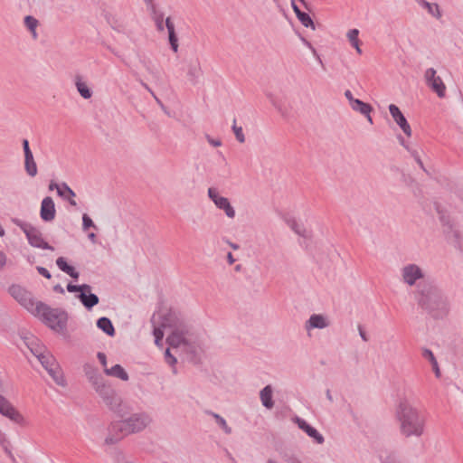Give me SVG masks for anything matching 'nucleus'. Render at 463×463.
<instances>
[{
	"label": "nucleus",
	"instance_id": "nucleus-15",
	"mask_svg": "<svg viewBox=\"0 0 463 463\" xmlns=\"http://www.w3.org/2000/svg\"><path fill=\"white\" fill-rule=\"evenodd\" d=\"M330 319L324 314H312L304 324V329L310 335L314 329H325L330 326Z\"/></svg>",
	"mask_w": 463,
	"mask_h": 463
},
{
	"label": "nucleus",
	"instance_id": "nucleus-46",
	"mask_svg": "<svg viewBox=\"0 0 463 463\" xmlns=\"http://www.w3.org/2000/svg\"><path fill=\"white\" fill-rule=\"evenodd\" d=\"M90 227H93L95 229L97 228L92 220L90 219V217L88 214L84 213L82 215V229L83 231H87Z\"/></svg>",
	"mask_w": 463,
	"mask_h": 463
},
{
	"label": "nucleus",
	"instance_id": "nucleus-25",
	"mask_svg": "<svg viewBox=\"0 0 463 463\" xmlns=\"http://www.w3.org/2000/svg\"><path fill=\"white\" fill-rule=\"evenodd\" d=\"M422 357L427 359L430 364L432 365V370L437 378H439L441 375L440 369L439 367L438 361L433 354V352L429 348H423L421 352Z\"/></svg>",
	"mask_w": 463,
	"mask_h": 463
},
{
	"label": "nucleus",
	"instance_id": "nucleus-37",
	"mask_svg": "<svg viewBox=\"0 0 463 463\" xmlns=\"http://www.w3.org/2000/svg\"><path fill=\"white\" fill-rule=\"evenodd\" d=\"M28 347L37 359H39L44 353L48 352L44 346L37 344L35 341H32L28 345Z\"/></svg>",
	"mask_w": 463,
	"mask_h": 463
},
{
	"label": "nucleus",
	"instance_id": "nucleus-17",
	"mask_svg": "<svg viewBox=\"0 0 463 463\" xmlns=\"http://www.w3.org/2000/svg\"><path fill=\"white\" fill-rule=\"evenodd\" d=\"M40 216L44 222H52L55 219V204L52 197L46 196L41 203Z\"/></svg>",
	"mask_w": 463,
	"mask_h": 463
},
{
	"label": "nucleus",
	"instance_id": "nucleus-13",
	"mask_svg": "<svg viewBox=\"0 0 463 463\" xmlns=\"http://www.w3.org/2000/svg\"><path fill=\"white\" fill-rule=\"evenodd\" d=\"M208 196L218 209L225 213L228 218L233 219L235 217V210L232 206L229 199L222 196L216 188L210 187L208 189Z\"/></svg>",
	"mask_w": 463,
	"mask_h": 463
},
{
	"label": "nucleus",
	"instance_id": "nucleus-31",
	"mask_svg": "<svg viewBox=\"0 0 463 463\" xmlns=\"http://www.w3.org/2000/svg\"><path fill=\"white\" fill-rule=\"evenodd\" d=\"M206 413L208 415L212 416L215 420V422L226 434L232 433V428L230 426H228V424L223 417H222L220 414L215 413L211 411H207Z\"/></svg>",
	"mask_w": 463,
	"mask_h": 463
},
{
	"label": "nucleus",
	"instance_id": "nucleus-38",
	"mask_svg": "<svg viewBox=\"0 0 463 463\" xmlns=\"http://www.w3.org/2000/svg\"><path fill=\"white\" fill-rule=\"evenodd\" d=\"M297 17L300 21V23L302 24L303 26H305L307 28L310 27L313 30L316 29L315 24L308 14L303 12L302 14H299Z\"/></svg>",
	"mask_w": 463,
	"mask_h": 463
},
{
	"label": "nucleus",
	"instance_id": "nucleus-18",
	"mask_svg": "<svg viewBox=\"0 0 463 463\" xmlns=\"http://www.w3.org/2000/svg\"><path fill=\"white\" fill-rule=\"evenodd\" d=\"M389 111H390V114L392 115V118L397 123V125L401 128V129L403 131V133L406 136L411 137V126L409 125L406 118L403 116V114L402 113L400 109L396 105L391 104L389 106Z\"/></svg>",
	"mask_w": 463,
	"mask_h": 463
},
{
	"label": "nucleus",
	"instance_id": "nucleus-33",
	"mask_svg": "<svg viewBox=\"0 0 463 463\" xmlns=\"http://www.w3.org/2000/svg\"><path fill=\"white\" fill-rule=\"evenodd\" d=\"M420 3L421 6L426 8L429 14H431L432 16L436 17L437 19H439L442 16V13L438 4H431L425 0H421Z\"/></svg>",
	"mask_w": 463,
	"mask_h": 463
},
{
	"label": "nucleus",
	"instance_id": "nucleus-10",
	"mask_svg": "<svg viewBox=\"0 0 463 463\" xmlns=\"http://www.w3.org/2000/svg\"><path fill=\"white\" fill-rule=\"evenodd\" d=\"M93 388L110 410L117 411L118 409L120 398L111 386L105 383L104 380Z\"/></svg>",
	"mask_w": 463,
	"mask_h": 463
},
{
	"label": "nucleus",
	"instance_id": "nucleus-5",
	"mask_svg": "<svg viewBox=\"0 0 463 463\" xmlns=\"http://www.w3.org/2000/svg\"><path fill=\"white\" fill-rule=\"evenodd\" d=\"M33 316L56 332H63L66 329L68 314L61 308H53L43 302H39Z\"/></svg>",
	"mask_w": 463,
	"mask_h": 463
},
{
	"label": "nucleus",
	"instance_id": "nucleus-28",
	"mask_svg": "<svg viewBox=\"0 0 463 463\" xmlns=\"http://www.w3.org/2000/svg\"><path fill=\"white\" fill-rule=\"evenodd\" d=\"M97 326L109 336H113L115 335V328L112 322L106 317H102L98 319Z\"/></svg>",
	"mask_w": 463,
	"mask_h": 463
},
{
	"label": "nucleus",
	"instance_id": "nucleus-53",
	"mask_svg": "<svg viewBox=\"0 0 463 463\" xmlns=\"http://www.w3.org/2000/svg\"><path fill=\"white\" fill-rule=\"evenodd\" d=\"M37 271L39 272V274H41L42 276H43L44 278L46 279H51L52 278V275L51 273L47 270V269L43 268V267H41V266H38L36 268Z\"/></svg>",
	"mask_w": 463,
	"mask_h": 463
},
{
	"label": "nucleus",
	"instance_id": "nucleus-45",
	"mask_svg": "<svg viewBox=\"0 0 463 463\" xmlns=\"http://www.w3.org/2000/svg\"><path fill=\"white\" fill-rule=\"evenodd\" d=\"M109 23L111 25V27L119 32L124 33L126 28L125 25L122 23H119L116 18L112 17L111 19H109Z\"/></svg>",
	"mask_w": 463,
	"mask_h": 463
},
{
	"label": "nucleus",
	"instance_id": "nucleus-59",
	"mask_svg": "<svg viewBox=\"0 0 463 463\" xmlns=\"http://www.w3.org/2000/svg\"><path fill=\"white\" fill-rule=\"evenodd\" d=\"M291 7L294 11V13L296 14V15L298 16L299 14H302L303 12L299 9V7L297 5L295 0H291Z\"/></svg>",
	"mask_w": 463,
	"mask_h": 463
},
{
	"label": "nucleus",
	"instance_id": "nucleus-51",
	"mask_svg": "<svg viewBox=\"0 0 463 463\" xmlns=\"http://www.w3.org/2000/svg\"><path fill=\"white\" fill-rule=\"evenodd\" d=\"M165 26L166 27L167 29V32L168 33H175V24L174 23L172 22L171 18L170 17H167L165 21Z\"/></svg>",
	"mask_w": 463,
	"mask_h": 463
},
{
	"label": "nucleus",
	"instance_id": "nucleus-43",
	"mask_svg": "<svg viewBox=\"0 0 463 463\" xmlns=\"http://www.w3.org/2000/svg\"><path fill=\"white\" fill-rule=\"evenodd\" d=\"M399 139L401 145L410 153L413 159L420 156L417 149L411 147L409 145L405 143L403 137H400Z\"/></svg>",
	"mask_w": 463,
	"mask_h": 463
},
{
	"label": "nucleus",
	"instance_id": "nucleus-23",
	"mask_svg": "<svg viewBox=\"0 0 463 463\" xmlns=\"http://www.w3.org/2000/svg\"><path fill=\"white\" fill-rule=\"evenodd\" d=\"M75 86H76L78 92L83 99H89L91 98L92 91L88 87L87 83L82 80V77L80 75L75 76Z\"/></svg>",
	"mask_w": 463,
	"mask_h": 463
},
{
	"label": "nucleus",
	"instance_id": "nucleus-26",
	"mask_svg": "<svg viewBox=\"0 0 463 463\" xmlns=\"http://www.w3.org/2000/svg\"><path fill=\"white\" fill-rule=\"evenodd\" d=\"M54 189L57 191L59 196H64V192H66L71 197L76 196L74 191L66 183L58 184L52 181L49 184V190L52 191Z\"/></svg>",
	"mask_w": 463,
	"mask_h": 463
},
{
	"label": "nucleus",
	"instance_id": "nucleus-48",
	"mask_svg": "<svg viewBox=\"0 0 463 463\" xmlns=\"http://www.w3.org/2000/svg\"><path fill=\"white\" fill-rule=\"evenodd\" d=\"M63 272H65L74 279H78L80 276V273L71 265H68L67 268L63 270Z\"/></svg>",
	"mask_w": 463,
	"mask_h": 463
},
{
	"label": "nucleus",
	"instance_id": "nucleus-34",
	"mask_svg": "<svg viewBox=\"0 0 463 463\" xmlns=\"http://www.w3.org/2000/svg\"><path fill=\"white\" fill-rule=\"evenodd\" d=\"M351 108L354 110L360 112L361 114H370L373 110V108L370 104L365 103L358 99L351 105Z\"/></svg>",
	"mask_w": 463,
	"mask_h": 463
},
{
	"label": "nucleus",
	"instance_id": "nucleus-40",
	"mask_svg": "<svg viewBox=\"0 0 463 463\" xmlns=\"http://www.w3.org/2000/svg\"><path fill=\"white\" fill-rule=\"evenodd\" d=\"M232 131H233V133H234V135L236 137V139L240 143H244L245 142V136L243 134L242 128L241 127H238L236 125V119L233 120Z\"/></svg>",
	"mask_w": 463,
	"mask_h": 463
},
{
	"label": "nucleus",
	"instance_id": "nucleus-21",
	"mask_svg": "<svg viewBox=\"0 0 463 463\" xmlns=\"http://www.w3.org/2000/svg\"><path fill=\"white\" fill-rule=\"evenodd\" d=\"M77 298L80 299L81 304L87 308L91 309L94 306L99 304V297L96 294L91 293V290H83L80 293Z\"/></svg>",
	"mask_w": 463,
	"mask_h": 463
},
{
	"label": "nucleus",
	"instance_id": "nucleus-49",
	"mask_svg": "<svg viewBox=\"0 0 463 463\" xmlns=\"http://www.w3.org/2000/svg\"><path fill=\"white\" fill-rule=\"evenodd\" d=\"M56 265L58 266V268L63 271L67 266L69 265L65 260V258L63 257H59L57 260H56Z\"/></svg>",
	"mask_w": 463,
	"mask_h": 463
},
{
	"label": "nucleus",
	"instance_id": "nucleus-24",
	"mask_svg": "<svg viewBox=\"0 0 463 463\" xmlns=\"http://www.w3.org/2000/svg\"><path fill=\"white\" fill-rule=\"evenodd\" d=\"M104 373L107 375L118 378L122 381H128L129 378L128 373L120 364H115L111 368H104Z\"/></svg>",
	"mask_w": 463,
	"mask_h": 463
},
{
	"label": "nucleus",
	"instance_id": "nucleus-32",
	"mask_svg": "<svg viewBox=\"0 0 463 463\" xmlns=\"http://www.w3.org/2000/svg\"><path fill=\"white\" fill-rule=\"evenodd\" d=\"M164 314L162 315H159V318H161V317L163 316ZM161 320L160 319V322H158L159 324H161ZM151 322L153 323L154 325V331H153V334L155 335V344L156 345H161V341L164 337V332H163V326L162 325H160L159 326H156V315H154L151 318Z\"/></svg>",
	"mask_w": 463,
	"mask_h": 463
},
{
	"label": "nucleus",
	"instance_id": "nucleus-22",
	"mask_svg": "<svg viewBox=\"0 0 463 463\" xmlns=\"http://www.w3.org/2000/svg\"><path fill=\"white\" fill-rule=\"evenodd\" d=\"M273 395V389L271 385L265 386L260 392V399L261 401L262 405L270 410L274 407V402L272 399Z\"/></svg>",
	"mask_w": 463,
	"mask_h": 463
},
{
	"label": "nucleus",
	"instance_id": "nucleus-12",
	"mask_svg": "<svg viewBox=\"0 0 463 463\" xmlns=\"http://www.w3.org/2000/svg\"><path fill=\"white\" fill-rule=\"evenodd\" d=\"M424 79L428 87L437 94L439 98L446 96V85L442 79L437 75V71L433 68L425 71Z\"/></svg>",
	"mask_w": 463,
	"mask_h": 463
},
{
	"label": "nucleus",
	"instance_id": "nucleus-2",
	"mask_svg": "<svg viewBox=\"0 0 463 463\" xmlns=\"http://www.w3.org/2000/svg\"><path fill=\"white\" fill-rule=\"evenodd\" d=\"M395 417L399 423L400 433L405 438H420L425 431V416L410 403L406 397L399 399Z\"/></svg>",
	"mask_w": 463,
	"mask_h": 463
},
{
	"label": "nucleus",
	"instance_id": "nucleus-44",
	"mask_svg": "<svg viewBox=\"0 0 463 463\" xmlns=\"http://www.w3.org/2000/svg\"><path fill=\"white\" fill-rule=\"evenodd\" d=\"M272 105L283 118L288 119L289 118V113H288V109L286 108H284L281 104L278 103L277 101L272 100Z\"/></svg>",
	"mask_w": 463,
	"mask_h": 463
},
{
	"label": "nucleus",
	"instance_id": "nucleus-50",
	"mask_svg": "<svg viewBox=\"0 0 463 463\" xmlns=\"http://www.w3.org/2000/svg\"><path fill=\"white\" fill-rule=\"evenodd\" d=\"M383 463H401L396 455L394 454H389L387 455L383 459Z\"/></svg>",
	"mask_w": 463,
	"mask_h": 463
},
{
	"label": "nucleus",
	"instance_id": "nucleus-4",
	"mask_svg": "<svg viewBox=\"0 0 463 463\" xmlns=\"http://www.w3.org/2000/svg\"><path fill=\"white\" fill-rule=\"evenodd\" d=\"M151 421V417L147 413L137 412L125 420L113 422L109 428L105 443L107 445L116 444L128 434L142 431Z\"/></svg>",
	"mask_w": 463,
	"mask_h": 463
},
{
	"label": "nucleus",
	"instance_id": "nucleus-16",
	"mask_svg": "<svg viewBox=\"0 0 463 463\" xmlns=\"http://www.w3.org/2000/svg\"><path fill=\"white\" fill-rule=\"evenodd\" d=\"M294 422L298 425V427L300 430H302L304 432H306V434L309 438L313 439V440L317 444L321 445L325 442L324 436L316 428L309 425L305 420H303L299 417H296L294 419Z\"/></svg>",
	"mask_w": 463,
	"mask_h": 463
},
{
	"label": "nucleus",
	"instance_id": "nucleus-60",
	"mask_svg": "<svg viewBox=\"0 0 463 463\" xmlns=\"http://www.w3.org/2000/svg\"><path fill=\"white\" fill-rule=\"evenodd\" d=\"M414 160H415V162L418 164V165H419V166H420V168H421V169H422L426 174H428V175H429V172H428V170L425 168V166H424V165H423V162H422V160H421V158H420V156H418V157H416Z\"/></svg>",
	"mask_w": 463,
	"mask_h": 463
},
{
	"label": "nucleus",
	"instance_id": "nucleus-20",
	"mask_svg": "<svg viewBox=\"0 0 463 463\" xmlns=\"http://www.w3.org/2000/svg\"><path fill=\"white\" fill-rule=\"evenodd\" d=\"M287 225L298 236L304 239L311 238V232H309L303 222H298L294 217H286L284 219Z\"/></svg>",
	"mask_w": 463,
	"mask_h": 463
},
{
	"label": "nucleus",
	"instance_id": "nucleus-29",
	"mask_svg": "<svg viewBox=\"0 0 463 463\" xmlns=\"http://www.w3.org/2000/svg\"><path fill=\"white\" fill-rule=\"evenodd\" d=\"M24 169L26 174L31 177H34L37 175V165L33 153L24 156Z\"/></svg>",
	"mask_w": 463,
	"mask_h": 463
},
{
	"label": "nucleus",
	"instance_id": "nucleus-54",
	"mask_svg": "<svg viewBox=\"0 0 463 463\" xmlns=\"http://www.w3.org/2000/svg\"><path fill=\"white\" fill-rule=\"evenodd\" d=\"M97 357L99 359V361L100 362V364L105 367L107 368V357H106V354L104 353H101V352H99L97 354Z\"/></svg>",
	"mask_w": 463,
	"mask_h": 463
},
{
	"label": "nucleus",
	"instance_id": "nucleus-6",
	"mask_svg": "<svg viewBox=\"0 0 463 463\" xmlns=\"http://www.w3.org/2000/svg\"><path fill=\"white\" fill-rule=\"evenodd\" d=\"M13 222L24 232L31 246L53 250V247L43 240V234L38 228L19 219H14Z\"/></svg>",
	"mask_w": 463,
	"mask_h": 463
},
{
	"label": "nucleus",
	"instance_id": "nucleus-39",
	"mask_svg": "<svg viewBox=\"0 0 463 463\" xmlns=\"http://www.w3.org/2000/svg\"><path fill=\"white\" fill-rule=\"evenodd\" d=\"M66 288L69 292H79V294L81 293L83 290H91V287L88 284L73 285L71 283H69Z\"/></svg>",
	"mask_w": 463,
	"mask_h": 463
},
{
	"label": "nucleus",
	"instance_id": "nucleus-56",
	"mask_svg": "<svg viewBox=\"0 0 463 463\" xmlns=\"http://www.w3.org/2000/svg\"><path fill=\"white\" fill-rule=\"evenodd\" d=\"M358 332H359V335L361 336V338L364 342H367L368 341L367 334H366V332L364 331V327L361 325H358Z\"/></svg>",
	"mask_w": 463,
	"mask_h": 463
},
{
	"label": "nucleus",
	"instance_id": "nucleus-9",
	"mask_svg": "<svg viewBox=\"0 0 463 463\" xmlns=\"http://www.w3.org/2000/svg\"><path fill=\"white\" fill-rule=\"evenodd\" d=\"M38 360L58 385H65V380L61 372L60 366L54 356L49 351L44 353Z\"/></svg>",
	"mask_w": 463,
	"mask_h": 463
},
{
	"label": "nucleus",
	"instance_id": "nucleus-63",
	"mask_svg": "<svg viewBox=\"0 0 463 463\" xmlns=\"http://www.w3.org/2000/svg\"><path fill=\"white\" fill-rule=\"evenodd\" d=\"M5 443H8V440L6 439V436L5 433H3L1 430H0V445L1 446H4V444Z\"/></svg>",
	"mask_w": 463,
	"mask_h": 463
},
{
	"label": "nucleus",
	"instance_id": "nucleus-11",
	"mask_svg": "<svg viewBox=\"0 0 463 463\" xmlns=\"http://www.w3.org/2000/svg\"><path fill=\"white\" fill-rule=\"evenodd\" d=\"M0 414L20 426L26 424L24 417L2 394H0Z\"/></svg>",
	"mask_w": 463,
	"mask_h": 463
},
{
	"label": "nucleus",
	"instance_id": "nucleus-3",
	"mask_svg": "<svg viewBox=\"0 0 463 463\" xmlns=\"http://www.w3.org/2000/svg\"><path fill=\"white\" fill-rule=\"evenodd\" d=\"M163 327L172 329L166 342L172 348H179L184 352L194 351L193 335L189 326L179 312L169 309L161 317Z\"/></svg>",
	"mask_w": 463,
	"mask_h": 463
},
{
	"label": "nucleus",
	"instance_id": "nucleus-7",
	"mask_svg": "<svg viewBox=\"0 0 463 463\" xmlns=\"http://www.w3.org/2000/svg\"><path fill=\"white\" fill-rule=\"evenodd\" d=\"M400 273L402 283L408 287H415V288L420 282L430 279V278H426L424 269L415 263L404 265L401 269Z\"/></svg>",
	"mask_w": 463,
	"mask_h": 463
},
{
	"label": "nucleus",
	"instance_id": "nucleus-36",
	"mask_svg": "<svg viewBox=\"0 0 463 463\" xmlns=\"http://www.w3.org/2000/svg\"><path fill=\"white\" fill-rule=\"evenodd\" d=\"M359 31L357 29H351L347 33V38L351 43L352 46L355 48L356 52L361 54L362 50L359 47V40H358Z\"/></svg>",
	"mask_w": 463,
	"mask_h": 463
},
{
	"label": "nucleus",
	"instance_id": "nucleus-61",
	"mask_svg": "<svg viewBox=\"0 0 463 463\" xmlns=\"http://www.w3.org/2000/svg\"><path fill=\"white\" fill-rule=\"evenodd\" d=\"M6 263V255L0 250V269L4 268Z\"/></svg>",
	"mask_w": 463,
	"mask_h": 463
},
{
	"label": "nucleus",
	"instance_id": "nucleus-14",
	"mask_svg": "<svg viewBox=\"0 0 463 463\" xmlns=\"http://www.w3.org/2000/svg\"><path fill=\"white\" fill-rule=\"evenodd\" d=\"M183 62L184 66L181 68V70L186 72L188 81L192 85H196L203 75L199 60L184 58Z\"/></svg>",
	"mask_w": 463,
	"mask_h": 463
},
{
	"label": "nucleus",
	"instance_id": "nucleus-30",
	"mask_svg": "<svg viewBox=\"0 0 463 463\" xmlns=\"http://www.w3.org/2000/svg\"><path fill=\"white\" fill-rule=\"evenodd\" d=\"M24 23L25 27L31 33L32 38L36 40L38 38V33L36 32V28L39 24V21L32 15H27L24 17Z\"/></svg>",
	"mask_w": 463,
	"mask_h": 463
},
{
	"label": "nucleus",
	"instance_id": "nucleus-58",
	"mask_svg": "<svg viewBox=\"0 0 463 463\" xmlns=\"http://www.w3.org/2000/svg\"><path fill=\"white\" fill-rule=\"evenodd\" d=\"M61 197L63 199L67 200L71 206L77 205V203L74 200V197H71L66 192H64V196H61Z\"/></svg>",
	"mask_w": 463,
	"mask_h": 463
},
{
	"label": "nucleus",
	"instance_id": "nucleus-55",
	"mask_svg": "<svg viewBox=\"0 0 463 463\" xmlns=\"http://www.w3.org/2000/svg\"><path fill=\"white\" fill-rule=\"evenodd\" d=\"M23 149L24 156L30 155V153H33L29 146V141L27 139L23 140Z\"/></svg>",
	"mask_w": 463,
	"mask_h": 463
},
{
	"label": "nucleus",
	"instance_id": "nucleus-47",
	"mask_svg": "<svg viewBox=\"0 0 463 463\" xmlns=\"http://www.w3.org/2000/svg\"><path fill=\"white\" fill-rule=\"evenodd\" d=\"M165 362L171 366H174L177 362L176 358L170 353L169 348L165 350Z\"/></svg>",
	"mask_w": 463,
	"mask_h": 463
},
{
	"label": "nucleus",
	"instance_id": "nucleus-35",
	"mask_svg": "<svg viewBox=\"0 0 463 463\" xmlns=\"http://www.w3.org/2000/svg\"><path fill=\"white\" fill-rule=\"evenodd\" d=\"M152 11H153V20L156 24V27L158 32H163L165 29V23H164V14L161 12H157L154 5H152Z\"/></svg>",
	"mask_w": 463,
	"mask_h": 463
},
{
	"label": "nucleus",
	"instance_id": "nucleus-41",
	"mask_svg": "<svg viewBox=\"0 0 463 463\" xmlns=\"http://www.w3.org/2000/svg\"><path fill=\"white\" fill-rule=\"evenodd\" d=\"M285 463H303L295 453L285 452L282 455Z\"/></svg>",
	"mask_w": 463,
	"mask_h": 463
},
{
	"label": "nucleus",
	"instance_id": "nucleus-27",
	"mask_svg": "<svg viewBox=\"0 0 463 463\" xmlns=\"http://www.w3.org/2000/svg\"><path fill=\"white\" fill-rule=\"evenodd\" d=\"M84 372L93 387L103 381L102 376L90 364L84 366Z\"/></svg>",
	"mask_w": 463,
	"mask_h": 463
},
{
	"label": "nucleus",
	"instance_id": "nucleus-64",
	"mask_svg": "<svg viewBox=\"0 0 463 463\" xmlns=\"http://www.w3.org/2000/svg\"><path fill=\"white\" fill-rule=\"evenodd\" d=\"M53 290L57 293H60V294H64V288L60 285V284H57L53 287Z\"/></svg>",
	"mask_w": 463,
	"mask_h": 463
},
{
	"label": "nucleus",
	"instance_id": "nucleus-52",
	"mask_svg": "<svg viewBox=\"0 0 463 463\" xmlns=\"http://www.w3.org/2000/svg\"><path fill=\"white\" fill-rule=\"evenodd\" d=\"M206 139L213 146L218 147L222 146V141L220 139H214L209 135H206Z\"/></svg>",
	"mask_w": 463,
	"mask_h": 463
},
{
	"label": "nucleus",
	"instance_id": "nucleus-19",
	"mask_svg": "<svg viewBox=\"0 0 463 463\" xmlns=\"http://www.w3.org/2000/svg\"><path fill=\"white\" fill-rule=\"evenodd\" d=\"M439 221L441 222L443 232L447 235L448 238H454L458 239L459 238V232L457 229L454 227V223L450 218L449 215L439 212Z\"/></svg>",
	"mask_w": 463,
	"mask_h": 463
},
{
	"label": "nucleus",
	"instance_id": "nucleus-1",
	"mask_svg": "<svg viewBox=\"0 0 463 463\" xmlns=\"http://www.w3.org/2000/svg\"><path fill=\"white\" fill-rule=\"evenodd\" d=\"M413 298L418 307L434 320H443L450 313L449 297L433 279L420 282L413 291Z\"/></svg>",
	"mask_w": 463,
	"mask_h": 463
},
{
	"label": "nucleus",
	"instance_id": "nucleus-8",
	"mask_svg": "<svg viewBox=\"0 0 463 463\" xmlns=\"http://www.w3.org/2000/svg\"><path fill=\"white\" fill-rule=\"evenodd\" d=\"M8 292L24 308L33 315L40 301L36 300L30 291L19 285H12Z\"/></svg>",
	"mask_w": 463,
	"mask_h": 463
},
{
	"label": "nucleus",
	"instance_id": "nucleus-62",
	"mask_svg": "<svg viewBox=\"0 0 463 463\" xmlns=\"http://www.w3.org/2000/svg\"><path fill=\"white\" fill-rule=\"evenodd\" d=\"M2 447H3L4 450H5V453H6V454H7V455H8V456L13 459V460H14V455H13L12 451H11V450L9 449V448H8V443L4 444V446H2Z\"/></svg>",
	"mask_w": 463,
	"mask_h": 463
},
{
	"label": "nucleus",
	"instance_id": "nucleus-42",
	"mask_svg": "<svg viewBox=\"0 0 463 463\" xmlns=\"http://www.w3.org/2000/svg\"><path fill=\"white\" fill-rule=\"evenodd\" d=\"M168 41L171 46V49L174 52H178V38L175 33H168Z\"/></svg>",
	"mask_w": 463,
	"mask_h": 463
},
{
	"label": "nucleus",
	"instance_id": "nucleus-57",
	"mask_svg": "<svg viewBox=\"0 0 463 463\" xmlns=\"http://www.w3.org/2000/svg\"><path fill=\"white\" fill-rule=\"evenodd\" d=\"M345 97L348 99L350 106L357 99L354 98L352 92L349 90L345 91Z\"/></svg>",
	"mask_w": 463,
	"mask_h": 463
}]
</instances>
